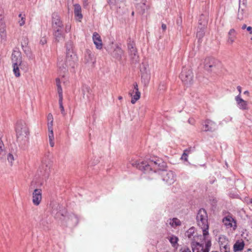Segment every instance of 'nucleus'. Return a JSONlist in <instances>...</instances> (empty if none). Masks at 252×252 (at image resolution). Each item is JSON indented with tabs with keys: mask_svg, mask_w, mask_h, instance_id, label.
Returning <instances> with one entry per match:
<instances>
[{
	"mask_svg": "<svg viewBox=\"0 0 252 252\" xmlns=\"http://www.w3.org/2000/svg\"><path fill=\"white\" fill-rule=\"evenodd\" d=\"M132 165L145 173H148L153 169L155 171L156 170H161L165 166V163L157 158L140 163L135 162V163H132Z\"/></svg>",
	"mask_w": 252,
	"mask_h": 252,
	"instance_id": "nucleus-1",
	"label": "nucleus"
},
{
	"mask_svg": "<svg viewBox=\"0 0 252 252\" xmlns=\"http://www.w3.org/2000/svg\"><path fill=\"white\" fill-rule=\"evenodd\" d=\"M77 57L75 53H68L66 54V60L59 61L58 66L60 69L63 72L69 69L71 72L75 71L76 66Z\"/></svg>",
	"mask_w": 252,
	"mask_h": 252,
	"instance_id": "nucleus-2",
	"label": "nucleus"
},
{
	"mask_svg": "<svg viewBox=\"0 0 252 252\" xmlns=\"http://www.w3.org/2000/svg\"><path fill=\"white\" fill-rule=\"evenodd\" d=\"M15 130L17 141L22 145H25L29 140V130L26 124L22 121L17 123Z\"/></svg>",
	"mask_w": 252,
	"mask_h": 252,
	"instance_id": "nucleus-3",
	"label": "nucleus"
},
{
	"mask_svg": "<svg viewBox=\"0 0 252 252\" xmlns=\"http://www.w3.org/2000/svg\"><path fill=\"white\" fill-rule=\"evenodd\" d=\"M196 221L198 225L202 229L204 236L208 234L209 224L208 222V215L204 209H200L196 216Z\"/></svg>",
	"mask_w": 252,
	"mask_h": 252,
	"instance_id": "nucleus-4",
	"label": "nucleus"
},
{
	"mask_svg": "<svg viewBox=\"0 0 252 252\" xmlns=\"http://www.w3.org/2000/svg\"><path fill=\"white\" fill-rule=\"evenodd\" d=\"M180 77L184 84L189 87L193 83V73L192 71L187 67H184L180 74Z\"/></svg>",
	"mask_w": 252,
	"mask_h": 252,
	"instance_id": "nucleus-5",
	"label": "nucleus"
},
{
	"mask_svg": "<svg viewBox=\"0 0 252 252\" xmlns=\"http://www.w3.org/2000/svg\"><path fill=\"white\" fill-rule=\"evenodd\" d=\"M127 49L129 55L132 62L133 63L138 62L139 61V55L135 46V43L133 41L130 40L128 41Z\"/></svg>",
	"mask_w": 252,
	"mask_h": 252,
	"instance_id": "nucleus-6",
	"label": "nucleus"
},
{
	"mask_svg": "<svg viewBox=\"0 0 252 252\" xmlns=\"http://www.w3.org/2000/svg\"><path fill=\"white\" fill-rule=\"evenodd\" d=\"M53 116L51 113L48 114L47 116V125L48 128V138L49 140V144L51 147L54 146V136L53 132Z\"/></svg>",
	"mask_w": 252,
	"mask_h": 252,
	"instance_id": "nucleus-7",
	"label": "nucleus"
},
{
	"mask_svg": "<svg viewBox=\"0 0 252 252\" xmlns=\"http://www.w3.org/2000/svg\"><path fill=\"white\" fill-rule=\"evenodd\" d=\"M161 175L162 180L169 185L173 184L176 180L175 175L171 171L163 170L161 172Z\"/></svg>",
	"mask_w": 252,
	"mask_h": 252,
	"instance_id": "nucleus-8",
	"label": "nucleus"
},
{
	"mask_svg": "<svg viewBox=\"0 0 252 252\" xmlns=\"http://www.w3.org/2000/svg\"><path fill=\"white\" fill-rule=\"evenodd\" d=\"M219 64V62L213 58L207 57L204 61V67L208 71L214 70Z\"/></svg>",
	"mask_w": 252,
	"mask_h": 252,
	"instance_id": "nucleus-9",
	"label": "nucleus"
},
{
	"mask_svg": "<svg viewBox=\"0 0 252 252\" xmlns=\"http://www.w3.org/2000/svg\"><path fill=\"white\" fill-rule=\"evenodd\" d=\"M42 199V191L40 189H35L32 194V201L34 205L38 206Z\"/></svg>",
	"mask_w": 252,
	"mask_h": 252,
	"instance_id": "nucleus-10",
	"label": "nucleus"
},
{
	"mask_svg": "<svg viewBox=\"0 0 252 252\" xmlns=\"http://www.w3.org/2000/svg\"><path fill=\"white\" fill-rule=\"evenodd\" d=\"M222 221L227 228H232L233 230L236 229V221L232 217L227 216L225 217Z\"/></svg>",
	"mask_w": 252,
	"mask_h": 252,
	"instance_id": "nucleus-11",
	"label": "nucleus"
},
{
	"mask_svg": "<svg viewBox=\"0 0 252 252\" xmlns=\"http://www.w3.org/2000/svg\"><path fill=\"white\" fill-rule=\"evenodd\" d=\"M54 37L56 42H60L63 41L64 39V34L63 29H54Z\"/></svg>",
	"mask_w": 252,
	"mask_h": 252,
	"instance_id": "nucleus-12",
	"label": "nucleus"
},
{
	"mask_svg": "<svg viewBox=\"0 0 252 252\" xmlns=\"http://www.w3.org/2000/svg\"><path fill=\"white\" fill-rule=\"evenodd\" d=\"M39 170L40 173L39 175L42 176L43 178L46 179L48 178L50 172V166L47 164L42 163Z\"/></svg>",
	"mask_w": 252,
	"mask_h": 252,
	"instance_id": "nucleus-13",
	"label": "nucleus"
},
{
	"mask_svg": "<svg viewBox=\"0 0 252 252\" xmlns=\"http://www.w3.org/2000/svg\"><path fill=\"white\" fill-rule=\"evenodd\" d=\"M235 99L236 101L237 104L238 106V107L241 109V110H248V102L247 101L244 100L241 97V95L239 94L238 95H237Z\"/></svg>",
	"mask_w": 252,
	"mask_h": 252,
	"instance_id": "nucleus-14",
	"label": "nucleus"
},
{
	"mask_svg": "<svg viewBox=\"0 0 252 252\" xmlns=\"http://www.w3.org/2000/svg\"><path fill=\"white\" fill-rule=\"evenodd\" d=\"M11 60L13 64H22L21 53L18 51H14L12 54Z\"/></svg>",
	"mask_w": 252,
	"mask_h": 252,
	"instance_id": "nucleus-15",
	"label": "nucleus"
},
{
	"mask_svg": "<svg viewBox=\"0 0 252 252\" xmlns=\"http://www.w3.org/2000/svg\"><path fill=\"white\" fill-rule=\"evenodd\" d=\"M93 40L94 44L95 45L96 48L97 49H101L102 48V42L99 34L96 32H94L93 33Z\"/></svg>",
	"mask_w": 252,
	"mask_h": 252,
	"instance_id": "nucleus-16",
	"label": "nucleus"
},
{
	"mask_svg": "<svg viewBox=\"0 0 252 252\" xmlns=\"http://www.w3.org/2000/svg\"><path fill=\"white\" fill-rule=\"evenodd\" d=\"M84 62L86 63L93 65L95 59L94 57V55L92 54L91 51L87 50L85 54Z\"/></svg>",
	"mask_w": 252,
	"mask_h": 252,
	"instance_id": "nucleus-17",
	"label": "nucleus"
},
{
	"mask_svg": "<svg viewBox=\"0 0 252 252\" xmlns=\"http://www.w3.org/2000/svg\"><path fill=\"white\" fill-rule=\"evenodd\" d=\"M216 124L209 120H207L205 122V124L203 126V130L205 131H213L216 129Z\"/></svg>",
	"mask_w": 252,
	"mask_h": 252,
	"instance_id": "nucleus-18",
	"label": "nucleus"
},
{
	"mask_svg": "<svg viewBox=\"0 0 252 252\" xmlns=\"http://www.w3.org/2000/svg\"><path fill=\"white\" fill-rule=\"evenodd\" d=\"M143 67L144 68V70H142V68H141V72L142 73L141 79L142 81L144 83L145 85H147L150 80V74L146 70V65L143 64Z\"/></svg>",
	"mask_w": 252,
	"mask_h": 252,
	"instance_id": "nucleus-19",
	"label": "nucleus"
},
{
	"mask_svg": "<svg viewBox=\"0 0 252 252\" xmlns=\"http://www.w3.org/2000/svg\"><path fill=\"white\" fill-rule=\"evenodd\" d=\"M112 56L118 60H120L124 54V51L121 48L118 46H116L111 53Z\"/></svg>",
	"mask_w": 252,
	"mask_h": 252,
	"instance_id": "nucleus-20",
	"label": "nucleus"
},
{
	"mask_svg": "<svg viewBox=\"0 0 252 252\" xmlns=\"http://www.w3.org/2000/svg\"><path fill=\"white\" fill-rule=\"evenodd\" d=\"M135 12L137 15H143L147 9V6L145 3L140 2L136 4Z\"/></svg>",
	"mask_w": 252,
	"mask_h": 252,
	"instance_id": "nucleus-21",
	"label": "nucleus"
},
{
	"mask_svg": "<svg viewBox=\"0 0 252 252\" xmlns=\"http://www.w3.org/2000/svg\"><path fill=\"white\" fill-rule=\"evenodd\" d=\"M54 29H63V24L59 17H54L52 20Z\"/></svg>",
	"mask_w": 252,
	"mask_h": 252,
	"instance_id": "nucleus-22",
	"label": "nucleus"
},
{
	"mask_svg": "<svg viewBox=\"0 0 252 252\" xmlns=\"http://www.w3.org/2000/svg\"><path fill=\"white\" fill-rule=\"evenodd\" d=\"M244 242L242 240H238L233 246V251L234 252L241 251L244 248Z\"/></svg>",
	"mask_w": 252,
	"mask_h": 252,
	"instance_id": "nucleus-23",
	"label": "nucleus"
},
{
	"mask_svg": "<svg viewBox=\"0 0 252 252\" xmlns=\"http://www.w3.org/2000/svg\"><path fill=\"white\" fill-rule=\"evenodd\" d=\"M43 184V181H38L37 178H35L31 182L29 189H38L37 188L41 187Z\"/></svg>",
	"mask_w": 252,
	"mask_h": 252,
	"instance_id": "nucleus-24",
	"label": "nucleus"
},
{
	"mask_svg": "<svg viewBox=\"0 0 252 252\" xmlns=\"http://www.w3.org/2000/svg\"><path fill=\"white\" fill-rule=\"evenodd\" d=\"M192 248L193 252H206L203 245L198 242L193 243Z\"/></svg>",
	"mask_w": 252,
	"mask_h": 252,
	"instance_id": "nucleus-25",
	"label": "nucleus"
},
{
	"mask_svg": "<svg viewBox=\"0 0 252 252\" xmlns=\"http://www.w3.org/2000/svg\"><path fill=\"white\" fill-rule=\"evenodd\" d=\"M236 38L235 31L234 29H231L228 35L227 42L229 44H232L234 42Z\"/></svg>",
	"mask_w": 252,
	"mask_h": 252,
	"instance_id": "nucleus-26",
	"label": "nucleus"
},
{
	"mask_svg": "<svg viewBox=\"0 0 252 252\" xmlns=\"http://www.w3.org/2000/svg\"><path fill=\"white\" fill-rule=\"evenodd\" d=\"M219 243L220 248L229 246L228 240L224 235H221L219 238Z\"/></svg>",
	"mask_w": 252,
	"mask_h": 252,
	"instance_id": "nucleus-27",
	"label": "nucleus"
},
{
	"mask_svg": "<svg viewBox=\"0 0 252 252\" xmlns=\"http://www.w3.org/2000/svg\"><path fill=\"white\" fill-rule=\"evenodd\" d=\"M167 221L171 226L174 228L181 225V221L176 218L172 219H170Z\"/></svg>",
	"mask_w": 252,
	"mask_h": 252,
	"instance_id": "nucleus-28",
	"label": "nucleus"
},
{
	"mask_svg": "<svg viewBox=\"0 0 252 252\" xmlns=\"http://www.w3.org/2000/svg\"><path fill=\"white\" fill-rule=\"evenodd\" d=\"M129 94L132 97L131 100L132 104H134L140 98L141 96V93L139 91H135L134 94H132L131 92H129Z\"/></svg>",
	"mask_w": 252,
	"mask_h": 252,
	"instance_id": "nucleus-29",
	"label": "nucleus"
},
{
	"mask_svg": "<svg viewBox=\"0 0 252 252\" xmlns=\"http://www.w3.org/2000/svg\"><path fill=\"white\" fill-rule=\"evenodd\" d=\"M0 36L1 42H5L6 40L7 34L4 25H1L0 28Z\"/></svg>",
	"mask_w": 252,
	"mask_h": 252,
	"instance_id": "nucleus-30",
	"label": "nucleus"
},
{
	"mask_svg": "<svg viewBox=\"0 0 252 252\" xmlns=\"http://www.w3.org/2000/svg\"><path fill=\"white\" fill-rule=\"evenodd\" d=\"M6 158V152L4 145L2 141L0 139V159L4 160Z\"/></svg>",
	"mask_w": 252,
	"mask_h": 252,
	"instance_id": "nucleus-31",
	"label": "nucleus"
},
{
	"mask_svg": "<svg viewBox=\"0 0 252 252\" xmlns=\"http://www.w3.org/2000/svg\"><path fill=\"white\" fill-rule=\"evenodd\" d=\"M168 239L173 247H177L179 241V239L177 236L172 235L168 237Z\"/></svg>",
	"mask_w": 252,
	"mask_h": 252,
	"instance_id": "nucleus-32",
	"label": "nucleus"
},
{
	"mask_svg": "<svg viewBox=\"0 0 252 252\" xmlns=\"http://www.w3.org/2000/svg\"><path fill=\"white\" fill-rule=\"evenodd\" d=\"M74 6V12L75 16H82L80 5L79 4H75Z\"/></svg>",
	"mask_w": 252,
	"mask_h": 252,
	"instance_id": "nucleus-33",
	"label": "nucleus"
},
{
	"mask_svg": "<svg viewBox=\"0 0 252 252\" xmlns=\"http://www.w3.org/2000/svg\"><path fill=\"white\" fill-rule=\"evenodd\" d=\"M65 47L66 54H67V53H68L69 52L71 53H74L73 52V43L72 41H69L67 42V43L66 44Z\"/></svg>",
	"mask_w": 252,
	"mask_h": 252,
	"instance_id": "nucleus-34",
	"label": "nucleus"
},
{
	"mask_svg": "<svg viewBox=\"0 0 252 252\" xmlns=\"http://www.w3.org/2000/svg\"><path fill=\"white\" fill-rule=\"evenodd\" d=\"M21 64H13V72L16 77H18L20 76V72L19 70V66Z\"/></svg>",
	"mask_w": 252,
	"mask_h": 252,
	"instance_id": "nucleus-35",
	"label": "nucleus"
},
{
	"mask_svg": "<svg viewBox=\"0 0 252 252\" xmlns=\"http://www.w3.org/2000/svg\"><path fill=\"white\" fill-rule=\"evenodd\" d=\"M194 233V228L191 227L189 228L188 231L185 233V236L188 237L189 239H191V237L193 236V234Z\"/></svg>",
	"mask_w": 252,
	"mask_h": 252,
	"instance_id": "nucleus-36",
	"label": "nucleus"
},
{
	"mask_svg": "<svg viewBox=\"0 0 252 252\" xmlns=\"http://www.w3.org/2000/svg\"><path fill=\"white\" fill-rule=\"evenodd\" d=\"M202 28L203 27L200 28V30L197 31L196 33V36L199 39H201L203 37L205 33L204 29Z\"/></svg>",
	"mask_w": 252,
	"mask_h": 252,
	"instance_id": "nucleus-37",
	"label": "nucleus"
},
{
	"mask_svg": "<svg viewBox=\"0 0 252 252\" xmlns=\"http://www.w3.org/2000/svg\"><path fill=\"white\" fill-rule=\"evenodd\" d=\"M6 158L8 162L12 165L13 161L14 160L13 155L11 153H8L6 156Z\"/></svg>",
	"mask_w": 252,
	"mask_h": 252,
	"instance_id": "nucleus-38",
	"label": "nucleus"
},
{
	"mask_svg": "<svg viewBox=\"0 0 252 252\" xmlns=\"http://www.w3.org/2000/svg\"><path fill=\"white\" fill-rule=\"evenodd\" d=\"M63 99H59V107H60V109H61L62 114L63 115H65V113L64 109L63 104Z\"/></svg>",
	"mask_w": 252,
	"mask_h": 252,
	"instance_id": "nucleus-39",
	"label": "nucleus"
},
{
	"mask_svg": "<svg viewBox=\"0 0 252 252\" xmlns=\"http://www.w3.org/2000/svg\"><path fill=\"white\" fill-rule=\"evenodd\" d=\"M58 93L59 94V99H63V90L61 85H59L57 87Z\"/></svg>",
	"mask_w": 252,
	"mask_h": 252,
	"instance_id": "nucleus-40",
	"label": "nucleus"
},
{
	"mask_svg": "<svg viewBox=\"0 0 252 252\" xmlns=\"http://www.w3.org/2000/svg\"><path fill=\"white\" fill-rule=\"evenodd\" d=\"M189 153V151L188 150H185L184 152V153L183 154L181 158L182 159H184L185 161H187V157Z\"/></svg>",
	"mask_w": 252,
	"mask_h": 252,
	"instance_id": "nucleus-41",
	"label": "nucleus"
},
{
	"mask_svg": "<svg viewBox=\"0 0 252 252\" xmlns=\"http://www.w3.org/2000/svg\"><path fill=\"white\" fill-rule=\"evenodd\" d=\"M211 246V243L210 241H207L205 245V248H204L205 252H209V249Z\"/></svg>",
	"mask_w": 252,
	"mask_h": 252,
	"instance_id": "nucleus-42",
	"label": "nucleus"
},
{
	"mask_svg": "<svg viewBox=\"0 0 252 252\" xmlns=\"http://www.w3.org/2000/svg\"><path fill=\"white\" fill-rule=\"evenodd\" d=\"M220 252H230V246L220 248Z\"/></svg>",
	"mask_w": 252,
	"mask_h": 252,
	"instance_id": "nucleus-43",
	"label": "nucleus"
},
{
	"mask_svg": "<svg viewBox=\"0 0 252 252\" xmlns=\"http://www.w3.org/2000/svg\"><path fill=\"white\" fill-rule=\"evenodd\" d=\"M108 3L110 6H113L116 5V0H107Z\"/></svg>",
	"mask_w": 252,
	"mask_h": 252,
	"instance_id": "nucleus-44",
	"label": "nucleus"
},
{
	"mask_svg": "<svg viewBox=\"0 0 252 252\" xmlns=\"http://www.w3.org/2000/svg\"><path fill=\"white\" fill-rule=\"evenodd\" d=\"M25 21V18L24 17H22L21 20L19 21V23L20 26H22L24 25Z\"/></svg>",
	"mask_w": 252,
	"mask_h": 252,
	"instance_id": "nucleus-45",
	"label": "nucleus"
},
{
	"mask_svg": "<svg viewBox=\"0 0 252 252\" xmlns=\"http://www.w3.org/2000/svg\"><path fill=\"white\" fill-rule=\"evenodd\" d=\"M46 42V39L45 36L42 37L40 40V43L42 45L45 44Z\"/></svg>",
	"mask_w": 252,
	"mask_h": 252,
	"instance_id": "nucleus-46",
	"label": "nucleus"
},
{
	"mask_svg": "<svg viewBox=\"0 0 252 252\" xmlns=\"http://www.w3.org/2000/svg\"><path fill=\"white\" fill-rule=\"evenodd\" d=\"M83 93V97L85 98V93L87 92L88 94L89 93V89L88 88H85L82 90Z\"/></svg>",
	"mask_w": 252,
	"mask_h": 252,
	"instance_id": "nucleus-47",
	"label": "nucleus"
},
{
	"mask_svg": "<svg viewBox=\"0 0 252 252\" xmlns=\"http://www.w3.org/2000/svg\"><path fill=\"white\" fill-rule=\"evenodd\" d=\"M180 252H191V251L189 248H184L181 249L180 250Z\"/></svg>",
	"mask_w": 252,
	"mask_h": 252,
	"instance_id": "nucleus-48",
	"label": "nucleus"
},
{
	"mask_svg": "<svg viewBox=\"0 0 252 252\" xmlns=\"http://www.w3.org/2000/svg\"><path fill=\"white\" fill-rule=\"evenodd\" d=\"M133 90H135L136 92L139 91L138 88V85L137 83H134L133 84Z\"/></svg>",
	"mask_w": 252,
	"mask_h": 252,
	"instance_id": "nucleus-49",
	"label": "nucleus"
},
{
	"mask_svg": "<svg viewBox=\"0 0 252 252\" xmlns=\"http://www.w3.org/2000/svg\"><path fill=\"white\" fill-rule=\"evenodd\" d=\"M88 5V0H83V6H87Z\"/></svg>",
	"mask_w": 252,
	"mask_h": 252,
	"instance_id": "nucleus-50",
	"label": "nucleus"
},
{
	"mask_svg": "<svg viewBox=\"0 0 252 252\" xmlns=\"http://www.w3.org/2000/svg\"><path fill=\"white\" fill-rule=\"evenodd\" d=\"M237 89L238 90L240 95H241V92H242V88L240 86H237Z\"/></svg>",
	"mask_w": 252,
	"mask_h": 252,
	"instance_id": "nucleus-51",
	"label": "nucleus"
},
{
	"mask_svg": "<svg viewBox=\"0 0 252 252\" xmlns=\"http://www.w3.org/2000/svg\"><path fill=\"white\" fill-rule=\"evenodd\" d=\"M57 86L58 87L59 85H61L60 80L59 79L57 78L56 80Z\"/></svg>",
	"mask_w": 252,
	"mask_h": 252,
	"instance_id": "nucleus-52",
	"label": "nucleus"
},
{
	"mask_svg": "<svg viewBox=\"0 0 252 252\" xmlns=\"http://www.w3.org/2000/svg\"><path fill=\"white\" fill-rule=\"evenodd\" d=\"M247 30L248 31H249L250 32V33H252V28L250 26L247 28Z\"/></svg>",
	"mask_w": 252,
	"mask_h": 252,
	"instance_id": "nucleus-53",
	"label": "nucleus"
},
{
	"mask_svg": "<svg viewBox=\"0 0 252 252\" xmlns=\"http://www.w3.org/2000/svg\"><path fill=\"white\" fill-rule=\"evenodd\" d=\"M161 28L163 31H165L166 29V26L164 24H162L161 25Z\"/></svg>",
	"mask_w": 252,
	"mask_h": 252,
	"instance_id": "nucleus-54",
	"label": "nucleus"
},
{
	"mask_svg": "<svg viewBox=\"0 0 252 252\" xmlns=\"http://www.w3.org/2000/svg\"><path fill=\"white\" fill-rule=\"evenodd\" d=\"M72 218H73L75 219V223H77L78 222V219L77 218L74 216V215H73L72 216H71Z\"/></svg>",
	"mask_w": 252,
	"mask_h": 252,
	"instance_id": "nucleus-55",
	"label": "nucleus"
},
{
	"mask_svg": "<svg viewBox=\"0 0 252 252\" xmlns=\"http://www.w3.org/2000/svg\"><path fill=\"white\" fill-rule=\"evenodd\" d=\"M243 11V9L241 10L240 9V8L239 9V11H238V14H241V15H243V13L242 12V11Z\"/></svg>",
	"mask_w": 252,
	"mask_h": 252,
	"instance_id": "nucleus-56",
	"label": "nucleus"
},
{
	"mask_svg": "<svg viewBox=\"0 0 252 252\" xmlns=\"http://www.w3.org/2000/svg\"><path fill=\"white\" fill-rule=\"evenodd\" d=\"M70 29V26H66L65 28L66 32L69 31Z\"/></svg>",
	"mask_w": 252,
	"mask_h": 252,
	"instance_id": "nucleus-57",
	"label": "nucleus"
},
{
	"mask_svg": "<svg viewBox=\"0 0 252 252\" xmlns=\"http://www.w3.org/2000/svg\"><path fill=\"white\" fill-rule=\"evenodd\" d=\"M201 21V19L199 20V22L200 24V25H203V26H205V25L206 22H204V23H203V24H202V23H201V22H200V21Z\"/></svg>",
	"mask_w": 252,
	"mask_h": 252,
	"instance_id": "nucleus-58",
	"label": "nucleus"
},
{
	"mask_svg": "<svg viewBox=\"0 0 252 252\" xmlns=\"http://www.w3.org/2000/svg\"><path fill=\"white\" fill-rule=\"evenodd\" d=\"M244 94H245L249 95V91H245V92H244Z\"/></svg>",
	"mask_w": 252,
	"mask_h": 252,
	"instance_id": "nucleus-59",
	"label": "nucleus"
},
{
	"mask_svg": "<svg viewBox=\"0 0 252 252\" xmlns=\"http://www.w3.org/2000/svg\"><path fill=\"white\" fill-rule=\"evenodd\" d=\"M78 17V19H77V20L79 21V22H80L82 17L79 16V17Z\"/></svg>",
	"mask_w": 252,
	"mask_h": 252,
	"instance_id": "nucleus-60",
	"label": "nucleus"
},
{
	"mask_svg": "<svg viewBox=\"0 0 252 252\" xmlns=\"http://www.w3.org/2000/svg\"><path fill=\"white\" fill-rule=\"evenodd\" d=\"M245 252H252V250L249 249V250H248L247 251H246Z\"/></svg>",
	"mask_w": 252,
	"mask_h": 252,
	"instance_id": "nucleus-61",
	"label": "nucleus"
},
{
	"mask_svg": "<svg viewBox=\"0 0 252 252\" xmlns=\"http://www.w3.org/2000/svg\"><path fill=\"white\" fill-rule=\"evenodd\" d=\"M246 25H243V26L242 27V29H246Z\"/></svg>",
	"mask_w": 252,
	"mask_h": 252,
	"instance_id": "nucleus-62",
	"label": "nucleus"
},
{
	"mask_svg": "<svg viewBox=\"0 0 252 252\" xmlns=\"http://www.w3.org/2000/svg\"><path fill=\"white\" fill-rule=\"evenodd\" d=\"M135 90H133L132 91H130L129 92H131L132 94H134L135 93Z\"/></svg>",
	"mask_w": 252,
	"mask_h": 252,
	"instance_id": "nucleus-63",
	"label": "nucleus"
},
{
	"mask_svg": "<svg viewBox=\"0 0 252 252\" xmlns=\"http://www.w3.org/2000/svg\"><path fill=\"white\" fill-rule=\"evenodd\" d=\"M134 14V11H132V12H131V15L132 16H133Z\"/></svg>",
	"mask_w": 252,
	"mask_h": 252,
	"instance_id": "nucleus-64",
	"label": "nucleus"
}]
</instances>
